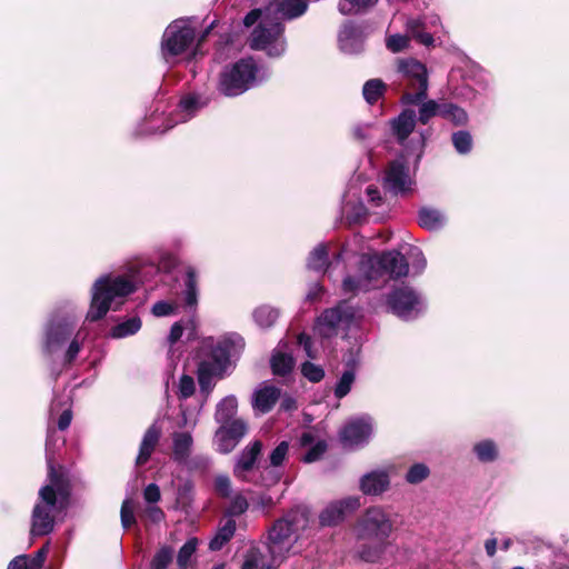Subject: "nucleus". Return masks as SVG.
<instances>
[{
    "instance_id": "46",
    "label": "nucleus",
    "mask_w": 569,
    "mask_h": 569,
    "mask_svg": "<svg viewBox=\"0 0 569 569\" xmlns=\"http://www.w3.org/2000/svg\"><path fill=\"white\" fill-rule=\"evenodd\" d=\"M173 550L170 547H162L154 555L151 568L152 569H166L168 565L172 561Z\"/></svg>"
},
{
    "instance_id": "11",
    "label": "nucleus",
    "mask_w": 569,
    "mask_h": 569,
    "mask_svg": "<svg viewBox=\"0 0 569 569\" xmlns=\"http://www.w3.org/2000/svg\"><path fill=\"white\" fill-rule=\"evenodd\" d=\"M392 312L402 319L417 317L425 308L422 297L410 287H400L388 297Z\"/></svg>"
},
{
    "instance_id": "51",
    "label": "nucleus",
    "mask_w": 569,
    "mask_h": 569,
    "mask_svg": "<svg viewBox=\"0 0 569 569\" xmlns=\"http://www.w3.org/2000/svg\"><path fill=\"white\" fill-rule=\"evenodd\" d=\"M197 539H189L179 550L178 553V563L180 567H186L189 562L191 556L194 553L197 549Z\"/></svg>"
},
{
    "instance_id": "52",
    "label": "nucleus",
    "mask_w": 569,
    "mask_h": 569,
    "mask_svg": "<svg viewBox=\"0 0 569 569\" xmlns=\"http://www.w3.org/2000/svg\"><path fill=\"white\" fill-rule=\"evenodd\" d=\"M301 371L302 375L312 382H319L325 376L323 369L312 362H305Z\"/></svg>"
},
{
    "instance_id": "42",
    "label": "nucleus",
    "mask_w": 569,
    "mask_h": 569,
    "mask_svg": "<svg viewBox=\"0 0 569 569\" xmlns=\"http://www.w3.org/2000/svg\"><path fill=\"white\" fill-rule=\"evenodd\" d=\"M355 380L356 375L353 370H346L336 385L335 396L338 399H342L343 397H346L351 390Z\"/></svg>"
},
{
    "instance_id": "19",
    "label": "nucleus",
    "mask_w": 569,
    "mask_h": 569,
    "mask_svg": "<svg viewBox=\"0 0 569 569\" xmlns=\"http://www.w3.org/2000/svg\"><path fill=\"white\" fill-rule=\"evenodd\" d=\"M363 495L380 496L390 488V473L387 469H376L365 473L359 481Z\"/></svg>"
},
{
    "instance_id": "17",
    "label": "nucleus",
    "mask_w": 569,
    "mask_h": 569,
    "mask_svg": "<svg viewBox=\"0 0 569 569\" xmlns=\"http://www.w3.org/2000/svg\"><path fill=\"white\" fill-rule=\"evenodd\" d=\"M329 247L328 244L320 243L318 244L309 254L307 266L310 270H315L317 272L323 271L328 274L331 273V270L336 268L341 261H345L349 258V251L347 248H342L341 251L336 253L331 261L328 260Z\"/></svg>"
},
{
    "instance_id": "21",
    "label": "nucleus",
    "mask_w": 569,
    "mask_h": 569,
    "mask_svg": "<svg viewBox=\"0 0 569 569\" xmlns=\"http://www.w3.org/2000/svg\"><path fill=\"white\" fill-rule=\"evenodd\" d=\"M73 326L69 320H52L46 331L44 348L48 352H54L70 337Z\"/></svg>"
},
{
    "instance_id": "55",
    "label": "nucleus",
    "mask_w": 569,
    "mask_h": 569,
    "mask_svg": "<svg viewBox=\"0 0 569 569\" xmlns=\"http://www.w3.org/2000/svg\"><path fill=\"white\" fill-rule=\"evenodd\" d=\"M142 519L157 523L164 518L163 511L157 506L147 507L140 516Z\"/></svg>"
},
{
    "instance_id": "2",
    "label": "nucleus",
    "mask_w": 569,
    "mask_h": 569,
    "mask_svg": "<svg viewBox=\"0 0 569 569\" xmlns=\"http://www.w3.org/2000/svg\"><path fill=\"white\" fill-rule=\"evenodd\" d=\"M393 531L390 513L381 506H371L359 517L355 526L357 539L361 542L357 553L366 562H377L389 547Z\"/></svg>"
},
{
    "instance_id": "7",
    "label": "nucleus",
    "mask_w": 569,
    "mask_h": 569,
    "mask_svg": "<svg viewBox=\"0 0 569 569\" xmlns=\"http://www.w3.org/2000/svg\"><path fill=\"white\" fill-rule=\"evenodd\" d=\"M268 77L269 72L259 67L252 58L240 59L220 73L218 89L224 96L236 97Z\"/></svg>"
},
{
    "instance_id": "43",
    "label": "nucleus",
    "mask_w": 569,
    "mask_h": 569,
    "mask_svg": "<svg viewBox=\"0 0 569 569\" xmlns=\"http://www.w3.org/2000/svg\"><path fill=\"white\" fill-rule=\"evenodd\" d=\"M430 475L429 468L425 463H415L406 473V481L417 485L426 480Z\"/></svg>"
},
{
    "instance_id": "13",
    "label": "nucleus",
    "mask_w": 569,
    "mask_h": 569,
    "mask_svg": "<svg viewBox=\"0 0 569 569\" xmlns=\"http://www.w3.org/2000/svg\"><path fill=\"white\" fill-rule=\"evenodd\" d=\"M247 422L243 419H234L229 425L220 426L214 432L213 445L220 453L231 452L246 436Z\"/></svg>"
},
{
    "instance_id": "45",
    "label": "nucleus",
    "mask_w": 569,
    "mask_h": 569,
    "mask_svg": "<svg viewBox=\"0 0 569 569\" xmlns=\"http://www.w3.org/2000/svg\"><path fill=\"white\" fill-rule=\"evenodd\" d=\"M120 518L121 525L124 529H128L136 523L134 502L131 499L123 500L120 510Z\"/></svg>"
},
{
    "instance_id": "33",
    "label": "nucleus",
    "mask_w": 569,
    "mask_h": 569,
    "mask_svg": "<svg viewBox=\"0 0 569 569\" xmlns=\"http://www.w3.org/2000/svg\"><path fill=\"white\" fill-rule=\"evenodd\" d=\"M473 452L481 462H492L498 458L497 445L488 439L475 443Z\"/></svg>"
},
{
    "instance_id": "27",
    "label": "nucleus",
    "mask_w": 569,
    "mask_h": 569,
    "mask_svg": "<svg viewBox=\"0 0 569 569\" xmlns=\"http://www.w3.org/2000/svg\"><path fill=\"white\" fill-rule=\"evenodd\" d=\"M238 410V400L234 396L230 395L221 399L216 406L214 420L220 426L229 425L236 418Z\"/></svg>"
},
{
    "instance_id": "47",
    "label": "nucleus",
    "mask_w": 569,
    "mask_h": 569,
    "mask_svg": "<svg viewBox=\"0 0 569 569\" xmlns=\"http://www.w3.org/2000/svg\"><path fill=\"white\" fill-rule=\"evenodd\" d=\"M289 451V442L281 441L270 453V466L273 468L280 467L286 460Z\"/></svg>"
},
{
    "instance_id": "41",
    "label": "nucleus",
    "mask_w": 569,
    "mask_h": 569,
    "mask_svg": "<svg viewBox=\"0 0 569 569\" xmlns=\"http://www.w3.org/2000/svg\"><path fill=\"white\" fill-rule=\"evenodd\" d=\"M200 108V103L198 98L193 96H188L181 99L178 112H179V120L178 121H187L190 119L194 112Z\"/></svg>"
},
{
    "instance_id": "49",
    "label": "nucleus",
    "mask_w": 569,
    "mask_h": 569,
    "mask_svg": "<svg viewBox=\"0 0 569 569\" xmlns=\"http://www.w3.org/2000/svg\"><path fill=\"white\" fill-rule=\"evenodd\" d=\"M196 383L191 376L182 375L178 382V396L181 399H187L194 393Z\"/></svg>"
},
{
    "instance_id": "58",
    "label": "nucleus",
    "mask_w": 569,
    "mask_h": 569,
    "mask_svg": "<svg viewBox=\"0 0 569 569\" xmlns=\"http://www.w3.org/2000/svg\"><path fill=\"white\" fill-rule=\"evenodd\" d=\"M248 509V502L244 497L238 495L236 496L229 506V513L232 516L241 515Z\"/></svg>"
},
{
    "instance_id": "53",
    "label": "nucleus",
    "mask_w": 569,
    "mask_h": 569,
    "mask_svg": "<svg viewBox=\"0 0 569 569\" xmlns=\"http://www.w3.org/2000/svg\"><path fill=\"white\" fill-rule=\"evenodd\" d=\"M177 305L174 302L158 301L152 307V313L156 317H166L176 313Z\"/></svg>"
},
{
    "instance_id": "44",
    "label": "nucleus",
    "mask_w": 569,
    "mask_h": 569,
    "mask_svg": "<svg viewBox=\"0 0 569 569\" xmlns=\"http://www.w3.org/2000/svg\"><path fill=\"white\" fill-rule=\"evenodd\" d=\"M452 143L459 153H468L472 148V138L468 131H457L452 134Z\"/></svg>"
},
{
    "instance_id": "23",
    "label": "nucleus",
    "mask_w": 569,
    "mask_h": 569,
    "mask_svg": "<svg viewBox=\"0 0 569 569\" xmlns=\"http://www.w3.org/2000/svg\"><path fill=\"white\" fill-rule=\"evenodd\" d=\"M184 289L181 293V299L184 308L194 311L198 306V271L192 266L184 268Z\"/></svg>"
},
{
    "instance_id": "31",
    "label": "nucleus",
    "mask_w": 569,
    "mask_h": 569,
    "mask_svg": "<svg viewBox=\"0 0 569 569\" xmlns=\"http://www.w3.org/2000/svg\"><path fill=\"white\" fill-rule=\"evenodd\" d=\"M236 521L228 519L210 540L209 548L213 551L220 550L234 535Z\"/></svg>"
},
{
    "instance_id": "56",
    "label": "nucleus",
    "mask_w": 569,
    "mask_h": 569,
    "mask_svg": "<svg viewBox=\"0 0 569 569\" xmlns=\"http://www.w3.org/2000/svg\"><path fill=\"white\" fill-rule=\"evenodd\" d=\"M54 433V430L49 426L48 427V438L46 443V451H47V460H48V467H49V477L51 479V482H56V473L52 466V451H51V442H52V436Z\"/></svg>"
},
{
    "instance_id": "35",
    "label": "nucleus",
    "mask_w": 569,
    "mask_h": 569,
    "mask_svg": "<svg viewBox=\"0 0 569 569\" xmlns=\"http://www.w3.org/2000/svg\"><path fill=\"white\" fill-rule=\"evenodd\" d=\"M279 311L270 306H260L253 311V319L261 328L271 327L278 319Z\"/></svg>"
},
{
    "instance_id": "4",
    "label": "nucleus",
    "mask_w": 569,
    "mask_h": 569,
    "mask_svg": "<svg viewBox=\"0 0 569 569\" xmlns=\"http://www.w3.org/2000/svg\"><path fill=\"white\" fill-rule=\"evenodd\" d=\"M360 276H347L342 281L345 293L356 295L377 287V281L385 276L397 279L406 277L409 266L406 258L398 251L385 252L380 256L362 254L360 259Z\"/></svg>"
},
{
    "instance_id": "20",
    "label": "nucleus",
    "mask_w": 569,
    "mask_h": 569,
    "mask_svg": "<svg viewBox=\"0 0 569 569\" xmlns=\"http://www.w3.org/2000/svg\"><path fill=\"white\" fill-rule=\"evenodd\" d=\"M365 38L366 34L361 27L346 23L339 31V47L346 53H358L363 48Z\"/></svg>"
},
{
    "instance_id": "40",
    "label": "nucleus",
    "mask_w": 569,
    "mask_h": 569,
    "mask_svg": "<svg viewBox=\"0 0 569 569\" xmlns=\"http://www.w3.org/2000/svg\"><path fill=\"white\" fill-rule=\"evenodd\" d=\"M407 31L412 38L425 46H430L433 42L432 36L423 31V23L420 20H409L407 22Z\"/></svg>"
},
{
    "instance_id": "38",
    "label": "nucleus",
    "mask_w": 569,
    "mask_h": 569,
    "mask_svg": "<svg viewBox=\"0 0 569 569\" xmlns=\"http://www.w3.org/2000/svg\"><path fill=\"white\" fill-rule=\"evenodd\" d=\"M386 84L380 79L368 80L363 84L362 93L366 101L370 104L376 103L383 94Z\"/></svg>"
},
{
    "instance_id": "57",
    "label": "nucleus",
    "mask_w": 569,
    "mask_h": 569,
    "mask_svg": "<svg viewBox=\"0 0 569 569\" xmlns=\"http://www.w3.org/2000/svg\"><path fill=\"white\" fill-rule=\"evenodd\" d=\"M409 258L412 260V267L417 272H421L426 267V259L421 252V250L417 247L410 248Z\"/></svg>"
},
{
    "instance_id": "18",
    "label": "nucleus",
    "mask_w": 569,
    "mask_h": 569,
    "mask_svg": "<svg viewBox=\"0 0 569 569\" xmlns=\"http://www.w3.org/2000/svg\"><path fill=\"white\" fill-rule=\"evenodd\" d=\"M307 9V0H272L263 11L282 22L299 18Z\"/></svg>"
},
{
    "instance_id": "6",
    "label": "nucleus",
    "mask_w": 569,
    "mask_h": 569,
    "mask_svg": "<svg viewBox=\"0 0 569 569\" xmlns=\"http://www.w3.org/2000/svg\"><path fill=\"white\" fill-rule=\"evenodd\" d=\"M258 20L260 21L250 36V48L264 51L271 58L281 57L287 50L283 23L260 9L251 10L244 17L243 23L251 27Z\"/></svg>"
},
{
    "instance_id": "22",
    "label": "nucleus",
    "mask_w": 569,
    "mask_h": 569,
    "mask_svg": "<svg viewBox=\"0 0 569 569\" xmlns=\"http://www.w3.org/2000/svg\"><path fill=\"white\" fill-rule=\"evenodd\" d=\"M262 450V442L256 440L249 443L238 456L237 462L233 468V473L237 478L246 480L248 471L252 470L258 457Z\"/></svg>"
},
{
    "instance_id": "26",
    "label": "nucleus",
    "mask_w": 569,
    "mask_h": 569,
    "mask_svg": "<svg viewBox=\"0 0 569 569\" xmlns=\"http://www.w3.org/2000/svg\"><path fill=\"white\" fill-rule=\"evenodd\" d=\"M416 126V112L411 109L403 110L392 120V130L399 141H405Z\"/></svg>"
},
{
    "instance_id": "24",
    "label": "nucleus",
    "mask_w": 569,
    "mask_h": 569,
    "mask_svg": "<svg viewBox=\"0 0 569 569\" xmlns=\"http://www.w3.org/2000/svg\"><path fill=\"white\" fill-rule=\"evenodd\" d=\"M280 397V390L271 385H263L252 395V407L260 413L269 412Z\"/></svg>"
},
{
    "instance_id": "37",
    "label": "nucleus",
    "mask_w": 569,
    "mask_h": 569,
    "mask_svg": "<svg viewBox=\"0 0 569 569\" xmlns=\"http://www.w3.org/2000/svg\"><path fill=\"white\" fill-rule=\"evenodd\" d=\"M376 2L377 0H339L338 10L343 16L356 14Z\"/></svg>"
},
{
    "instance_id": "25",
    "label": "nucleus",
    "mask_w": 569,
    "mask_h": 569,
    "mask_svg": "<svg viewBox=\"0 0 569 569\" xmlns=\"http://www.w3.org/2000/svg\"><path fill=\"white\" fill-rule=\"evenodd\" d=\"M193 438L190 431L172 433V457L176 461L184 462L190 457Z\"/></svg>"
},
{
    "instance_id": "3",
    "label": "nucleus",
    "mask_w": 569,
    "mask_h": 569,
    "mask_svg": "<svg viewBox=\"0 0 569 569\" xmlns=\"http://www.w3.org/2000/svg\"><path fill=\"white\" fill-rule=\"evenodd\" d=\"M142 281V270L138 264L130 266L122 274H106L98 278L92 287V299L87 319L97 321L104 317L112 305L114 308L122 305L123 299L132 293Z\"/></svg>"
},
{
    "instance_id": "8",
    "label": "nucleus",
    "mask_w": 569,
    "mask_h": 569,
    "mask_svg": "<svg viewBox=\"0 0 569 569\" xmlns=\"http://www.w3.org/2000/svg\"><path fill=\"white\" fill-rule=\"evenodd\" d=\"M196 39V29L190 19H178L170 23L162 36L161 56L168 64H173L177 58L187 52Z\"/></svg>"
},
{
    "instance_id": "54",
    "label": "nucleus",
    "mask_w": 569,
    "mask_h": 569,
    "mask_svg": "<svg viewBox=\"0 0 569 569\" xmlns=\"http://www.w3.org/2000/svg\"><path fill=\"white\" fill-rule=\"evenodd\" d=\"M326 450L327 443L325 441H318L308 450L303 458V461L308 463L315 462L325 453Z\"/></svg>"
},
{
    "instance_id": "30",
    "label": "nucleus",
    "mask_w": 569,
    "mask_h": 569,
    "mask_svg": "<svg viewBox=\"0 0 569 569\" xmlns=\"http://www.w3.org/2000/svg\"><path fill=\"white\" fill-rule=\"evenodd\" d=\"M446 216L431 208H422L419 212V224L428 230H438L446 223Z\"/></svg>"
},
{
    "instance_id": "59",
    "label": "nucleus",
    "mask_w": 569,
    "mask_h": 569,
    "mask_svg": "<svg viewBox=\"0 0 569 569\" xmlns=\"http://www.w3.org/2000/svg\"><path fill=\"white\" fill-rule=\"evenodd\" d=\"M69 399H67L64 401V406L66 408H63L59 415V418H58V428L60 430H66L70 423H71V420H72V411H71V408L69 406Z\"/></svg>"
},
{
    "instance_id": "63",
    "label": "nucleus",
    "mask_w": 569,
    "mask_h": 569,
    "mask_svg": "<svg viewBox=\"0 0 569 569\" xmlns=\"http://www.w3.org/2000/svg\"><path fill=\"white\" fill-rule=\"evenodd\" d=\"M79 333L76 336V338L70 342L68 349H67V352H66V361L67 362H72L76 357L78 356L80 349H81V345H80V341H79Z\"/></svg>"
},
{
    "instance_id": "16",
    "label": "nucleus",
    "mask_w": 569,
    "mask_h": 569,
    "mask_svg": "<svg viewBox=\"0 0 569 569\" xmlns=\"http://www.w3.org/2000/svg\"><path fill=\"white\" fill-rule=\"evenodd\" d=\"M360 505V498L355 496L333 501L320 513V523L322 526H336L341 522L347 515L356 511Z\"/></svg>"
},
{
    "instance_id": "48",
    "label": "nucleus",
    "mask_w": 569,
    "mask_h": 569,
    "mask_svg": "<svg viewBox=\"0 0 569 569\" xmlns=\"http://www.w3.org/2000/svg\"><path fill=\"white\" fill-rule=\"evenodd\" d=\"M179 264V259L176 254L163 251L160 253L159 260H158V269L160 271H163L166 273H170L172 270H174Z\"/></svg>"
},
{
    "instance_id": "10",
    "label": "nucleus",
    "mask_w": 569,
    "mask_h": 569,
    "mask_svg": "<svg viewBox=\"0 0 569 569\" xmlns=\"http://www.w3.org/2000/svg\"><path fill=\"white\" fill-rule=\"evenodd\" d=\"M57 495L52 486H44L39 491L31 518V535L46 536L53 530Z\"/></svg>"
},
{
    "instance_id": "64",
    "label": "nucleus",
    "mask_w": 569,
    "mask_h": 569,
    "mask_svg": "<svg viewBox=\"0 0 569 569\" xmlns=\"http://www.w3.org/2000/svg\"><path fill=\"white\" fill-rule=\"evenodd\" d=\"M368 202L373 207H379L381 204L382 198L380 191L372 186H369L366 190Z\"/></svg>"
},
{
    "instance_id": "60",
    "label": "nucleus",
    "mask_w": 569,
    "mask_h": 569,
    "mask_svg": "<svg viewBox=\"0 0 569 569\" xmlns=\"http://www.w3.org/2000/svg\"><path fill=\"white\" fill-rule=\"evenodd\" d=\"M214 488L219 495L223 497L229 496L231 492V482L229 477L224 475L218 476L214 480Z\"/></svg>"
},
{
    "instance_id": "50",
    "label": "nucleus",
    "mask_w": 569,
    "mask_h": 569,
    "mask_svg": "<svg viewBox=\"0 0 569 569\" xmlns=\"http://www.w3.org/2000/svg\"><path fill=\"white\" fill-rule=\"evenodd\" d=\"M409 37L403 34H392L386 40V47L393 53L400 52L408 48Z\"/></svg>"
},
{
    "instance_id": "61",
    "label": "nucleus",
    "mask_w": 569,
    "mask_h": 569,
    "mask_svg": "<svg viewBox=\"0 0 569 569\" xmlns=\"http://www.w3.org/2000/svg\"><path fill=\"white\" fill-rule=\"evenodd\" d=\"M198 423V417L197 415L188 413L187 410L181 409V419L178 423L180 428L188 429L187 431L193 430Z\"/></svg>"
},
{
    "instance_id": "29",
    "label": "nucleus",
    "mask_w": 569,
    "mask_h": 569,
    "mask_svg": "<svg viewBox=\"0 0 569 569\" xmlns=\"http://www.w3.org/2000/svg\"><path fill=\"white\" fill-rule=\"evenodd\" d=\"M160 435V428L156 427L154 425L148 428L140 445L139 455L137 457V465H143L149 460L159 441Z\"/></svg>"
},
{
    "instance_id": "15",
    "label": "nucleus",
    "mask_w": 569,
    "mask_h": 569,
    "mask_svg": "<svg viewBox=\"0 0 569 569\" xmlns=\"http://www.w3.org/2000/svg\"><path fill=\"white\" fill-rule=\"evenodd\" d=\"M385 189L395 196L405 194L411 190L412 178L403 160L390 163L383 179Z\"/></svg>"
},
{
    "instance_id": "36",
    "label": "nucleus",
    "mask_w": 569,
    "mask_h": 569,
    "mask_svg": "<svg viewBox=\"0 0 569 569\" xmlns=\"http://www.w3.org/2000/svg\"><path fill=\"white\" fill-rule=\"evenodd\" d=\"M141 328V320L138 317H132L116 327L111 330V336L113 338L120 339L126 338L128 336L134 335Z\"/></svg>"
},
{
    "instance_id": "62",
    "label": "nucleus",
    "mask_w": 569,
    "mask_h": 569,
    "mask_svg": "<svg viewBox=\"0 0 569 569\" xmlns=\"http://www.w3.org/2000/svg\"><path fill=\"white\" fill-rule=\"evenodd\" d=\"M143 498L148 503H157L161 498L159 487L156 483L148 485L143 490Z\"/></svg>"
},
{
    "instance_id": "39",
    "label": "nucleus",
    "mask_w": 569,
    "mask_h": 569,
    "mask_svg": "<svg viewBox=\"0 0 569 569\" xmlns=\"http://www.w3.org/2000/svg\"><path fill=\"white\" fill-rule=\"evenodd\" d=\"M419 117L418 120L422 124H427L429 120L435 116L441 117L442 104L435 100L420 101Z\"/></svg>"
},
{
    "instance_id": "9",
    "label": "nucleus",
    "mask_w": 569,
    "mask_h": 569,
    "mask_svg": "<svg viewBox=\"0 0 569 569\" xmlns=\"http://www.w3.org/2000/svg\"><path fill=\"white\" fill-rule=\"evenodd\" d=\"M398 72L406 82V91L401 97L402 104H419L427 98L428 72L425 64L415 59L399 60Z\"/></svg>"
},
{
    "instance_id": "5",
    "label": "nucleus",
    "mask_w": 569,
    "mask_h": 569,
    "mask_svg": "<svg viewBox=\"0 0 569 569\" xmlns=\"http://www.w3.org/2000/svg\"><path fill=\"white\" fill-rule=\"evenodd\" d=\"M305 513L299 510L290 511L278 520L269 531L268 550L271 562L266 563L259 550L252 548L248 551L242 569H273L286 558L292 547V535L306 526Z\"/></svg>"
},
{
    "instance_id": "34",
    "label": "nucleus",
    "mask_w": 569,
    "mask_h": 569,
    "mask_svg": "<svg viewBox=\"0 0 569 569\" xmlns=\"http://www.w3.org/2000/svg\"><path fill=\"white\" fill-rule=\"evenodd\" d=\"M441 117L451 121L455 126H465L468 122V113L453 103H442Z\"/></svg>"
},
{
    "instance_id": "28",
    "label": "nucleus",
    "mask_w": 569,
    "mask_h": 569,
    "mask_svg": "<svg viewBox=\"0 0 569 569\" xmlns=\"http://www.w3.org/2000/svg\"><path fill=\"white\" fill-rule=\"evenodd\" d=\"M49 552V543L39 549L34 557L18 556L12 559L8 569H41Z\"/></svg>"
},
{
    "instance_id": "1",
    "label": "nucleus",
    "mask_w": 569,
    "mask_h": 569,
    "mask_svg": "<svg viewBox=\"0 0 569 569\" xmlns=\"http://www.w3.org/2000/svg\"><path fill=\"white\" fill-rule=\"evenodd\" d=\"M237 347H242L239 337L206 338L196 353L197 378L202 392L209 395L217 379H222L230 366Z\"/></svg>"
},
{
    "instance_id": "12",
    "label": "nucleus",
    "mask_w": 569,
    "mask_h": 569,
    "mask_svg": "<svg viewBox=\"0 0 569 569\" xmlns=\"http://www.w3.org/2000/svg\"><path fill=\"white\" fill-rule=\"evenodd\" d=\"M355 310L342 303L336 308L326 310L317 320L315 331L323 338H330L339 328H347L355 318Z\"/></svg>"
},
{
    "instance_id": "32",
    "label": "nucleus",
    "mask_w": 569,
    "mask_h": 569,
    "mask_svg": "<svg viewBox=\"0 0 569 569\" xmlns=\"http://www.w3.org/2000/svg\"><path fill=\"white\" fill-rule=\"evenodd\" d=\"M295 365L293 358L280 350H276L271 358V368L274 375L286 376L289 373Z\"/></svg>"
},
{
    "instance_id": "14",
    "label": "nucleus",
    "mask_w": 569,
    "mask_h": 569,
    "mask_svg": "<svg viewBox=\"0 0 569 569\" xmlns=\"http://www.w3.org/2000/svg\"><path fill=\"white\" fill-rule=\"evenodd\" d=\"M372 420L370 417H361L350 420L340 431V439L345 447L356 448L368 442L372 435Z\"/></svg>"
}]
</instances>
